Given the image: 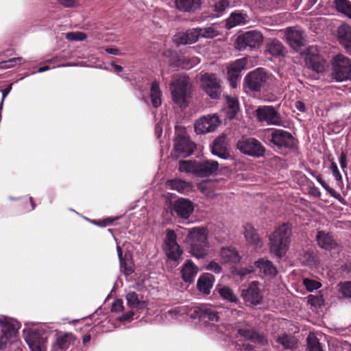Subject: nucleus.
I'll return each mask as SVG.
<instances>
[{
  "mask_svg": "<svg viewBox=\"0 0 351 351\" xmlns=\"http://www.w3.org/2000/svg\"><path fill=\"white\" fill-rule=\"evenodd\" d=\"M202 322L207 323L211 322L212 323L208 325L211 330L223 334L230 337H237V335L244 337L246 339L250 340L252 342H256L259 344L265 345L267 343V339L265 336L256 332L255 330L250 328V326L242 328L237 326V329H234L230 326L226 325H216L214 322L219 321L218 313L209 305H203V315Z\"/></svg>",
  "mask_w": 351,
  "mask_h": 351,
  "instance_id": "obj_1",
  "label": "nucleus"
},
{
  "mask_svg": "<svg viewBox=\"0 0 351 351\" xmlns=\"http://www.w3.org/2000/svg\"><path fill=\"white\" fill-rule=\"evenodd\" d=\"M186 242L189 245L190 254L196 258H204L209 254L208 231L202 227L188 230Z\"/></svg>",
  "mask_w": 351,
  "mask_h": 351,
  "instance_id": "obj_2",
  "label": "nucleus"
},
{
  "mask_svg": "<svg viewBox=\"0 0 351 351\" xmlns=\"http://www.w3.org/2000/svg\"><path fill=\"white\" fill-rule=\"evenodd\" d=\"M53 327L48 324H41L29 329L25 337L31 351H46L47 339Z\"/></svg>",
  "mask_w": 351,
  "mask_h": 351,
  "instance_id": "obj_3",
  "label": "nucleus"
},
{
  "mask_svg": "<svg viewBox=\"0 0 351 351\" xmlns=\"http://www.w3.org/2000/svg\"><path fill=\"white\" fill-rule=\"evenodd\" d=\"M291 230L287 223L280 226L270 236V251L276 256H283L289 249Z\"/></svg>",
  "mask_w": 351,
  "mask_h": 351,
  "instance_id": "obj_4",
  "label": "nucleus"
},
{
  "mask_svg": "<svg viewBox=\"0 0 351 351\" xmlns=\"http://www.w3.org/2000/svg\"><path fill=\"white\" fill-rule=\"evenodd\" d=\"M174 102L181 108L185 107L189 94V79L185 75H176L170 85Z\"/></svg>",
  "mask_w": 351,
  "mask_h": 351,
  "instance_id": "obj_5",
  "label": "nucleus"
},
{
  "mask_svg": "<svg viewBox=\"0 0 351 351\" xmlns=\"http://www.w3.org/2000/svg\"><path fill=\"white\" fill-rule=\"evenodd\" d=\"M331 78L336 82H343L351 77V60L343 54H337L331 61Z\"/></svg>",
  "mask_w": 351,
  "mask_h": 351,
  "instance_id": "obj_6",
  "label": "nucleus"
},
{
  "mask_svg": "<svg viewBox=\"0 0 351 351\" xmlns=\"http://www.w3.org/2000/svg\"><path fill=\"white\" fill-rule=\"evenodd\" d=\"M203 315V305L201 306H180L171 309L167 313V317L181 319L189 317L191 319L202 321Z\"/></svg>",
  "mask_w": 351,
  "mask_h": 351,
  "instance_id": "obj_7",
  "label": "nucleus"
},
{
  "mask_svg": "<svg viewBox=\"0 0 351 351\" xmlns=\"http://www.w3.org/2000/svg\"><path fill=\"white\" fill-rule=\"evenodd\" d=\"M237 147L242 154L253 157L263 156L265 152L263 145L254 138H242Z\"/></svg>",
  "mask_w": 351,
  "mask_h": 351,
  "instance_id": "obj_8",
  "label": "nucleus"
},
{
  "mask_svg": "<svg viewBox=\"0 0 351 351\" xmlns=\"http://www.w3.org/2000/svg\"><path fill=\"white\" fill-rule=\"evenodd\" d=\"M241 295L246 306L260 304L263 298L260 283L255 281L250 282L242 289Z\"/></svg>",
  "mask_w": 351,
  "mask_h": 351,
  "instance_id": "obj_9",
  "label": "nucleus"
},
{
  "mask_svg": "<svg viewBox=\"0 0 351 351\" xmlns=\"http://www.w3.org/2000/svg\"><path fill=\"white\" fill-rule=\"evenodd\" d=\"M221 121L216 114L202 116L194 123L195 132L197 134H204L217 130Z\"/></svg>",
  "mask_w": 351,
  "mask_h": 351,
  "instance_id": "obj_10",
  "label": "nucleus"
},
{
  "mask_svg": "<svg viewBox=\"0 0 351 351\" xmlns=\"http://www.w3.org/2000/svg\"><path fill=\"white\" fill-rule=\"evenodd\" d=\"M263 41L261 32L252 30L239 35L237 38V47L242 51L247 48L254 49L259 47Z\"/></svg>",
  "mask_w": 351,
  "mask_h": 351,
  "instance_id": "obj_11",
  "label": "nucleus"
},
{
  "mask_svg": "<svg viewBox=\"0 0 351 351\" xmlns=\"http://www.w3.org/2000/svg\"><path fill=\"white\" fill-rule=\"evenodd\" d=\"M53 331L56 332V335L51 343L50 351H66L77 339L71 332H64L53 329Z\"/></svg>",
  "mask_w": 351,
  "mask_h": 351,
  "instance_id": "obj_12",
  "label": "nucleus"
},
{
  "mask_svg": "<svg viewBox=\"0 0 351 351\" xmlns=\"http://www.w3.org/2000/svg\"><path fill=\"white\" fill-rule=\"evenodd\" d=\"M177 236L174 231L167 230L164 243V251L167 256L175 261H178L182 254V250L176 241Z\"/></svg>",
  "mask_w": 351,
  "mask_h": 351,
  "instance_id": "obj_13",
  "label": "nucleus"
},
{
  "mask_svg": "<svg viewBox=\"0 0 351 351\" xmlns=\"http://www.w3.org/2000/svg\"><path fill=\"white\" fill-rule=\"evenodd\" d=\"M267 75L264 69L258 68L248 73L245 78L246 87L252 91H261L267 82Z\"/></svg>",
  "mask_w": 351,
  "mask_h": 351,
  "instance_id": "obj_14",
  "label": "nucleus"
},
{
  "mask_svg": "<svg viewBox=\"0 0 351 351\" xmlns=\"http://www.w3.org/2000/svg\"><path fill=\"white\" fill-rule=\"evenodd\" d=\"M256 115L259 121H265L268 125H280L282 123L280 114L272 106L258 107L256 110Z\"/></svg>",
  "mask_w": 351,
  "mask_h": 351,
  "instance_id": "obj_15",
  "label": "nucleus"
},
{
  "mask_svg": "<svg viewBox=\"0 0 351 351\" xmlns=\"http://www.w3.org/2000/svg\"><path fill=\"white\" fill-rule=\"evenodd\" d=\"M204 91L213 99L218 98L221 93L219 81L213 73H205L201 77Z\"/></svg>",
  "mask_w": 351,
  "mask_h": 351,
  "instance_id": "obj_16",
  "label": "nucleus"
},
{
  "mask_svg": "<svg viewBox=\"0 0 351 351\" xmlns=\"http://www.w3.org/2000/svg\"><path fill=\"white\" fill-rule=\"evenodd\" d=\"M305 62L308 68L317 73H323L326 68V62L317 54V49L314 47L307 49Z\"/></svg>",
  "mask_w": 351,
  "mask_h": 351,
  "instance_id": "obj_17",
  "label": "nucleus"
},
{
  "mask_svg": "<svg viewBox=\"0 0 351 351\" xmlns=\"http://www.w3.org/2000/svg\"><path fill=\"white\" fill-rule=\"evenodd\" d=\"M270 137V141L278 147H291L294 145L293 136L283 130L272 129Z\"/></svg>",
  "mask_w": 351,
  "mask_h": 351,
  "instance_id": "obj_18",
  "label": "nucleus"
},
{
  "mask_svg": "<svg viewBox=\"0 0 351 351\" xmlns=\"http://www.w3.org/2000/svg\"><path fill=\"white\" fill-rule=\"evenodd\" d=\"M195 149V145L184 134L178 135L174 140V151L177 156H188Z\"/></svg>",
  "mask_w": 351,
  "mask_h": 351,
  "instance_id": "obj_19",
  "label": "nucleus"
},
{
  "mask_svg": "<svg viewBox=\"0 0 351 351\" xmlns=\"http://www.w3.org/2000/svg\"><path fill=\"white\" fill-rule=\"evenodd\" d=\"M246 58H241L234 61L228 67V76L230 85L235 88L237 86V80L240 77L241 72L245 69Z\"/></svg>",
  "mask_w": 351,
  "mask_h": 351,
  "instance_id": "obj_20",
  "label": "nucleus"
},
{
  "mask_svg": "<svg viewBox=\"0 0 351 351\" xmlns=\"http://www.w3.org/2000/svg\"><path fill=\"white\" fill-rule=\"evenodd\" d=\"M199 38V28H193L176 34L173 36V41L177 45H189L197 42Z\"/></svg>",
  "mask_w": 351,
  "mask_h": 351,
  "instance_id": "obj_21",
  "label": "nucleus"
},
{
  "mask_svg": "<svg viewBox=\"0 0 351 351\" xmlns=\"http://www.w3.org/2000/svg\"><path fill=\"white\" fill-rule=\"evenodd\" d=\"M173 210L178 217L182 219H188L193 211V206L189 200L179 198L173 204Z\"/></svg>",
  "mask_w": 351,
  "mask_h": 351,
  "instance_id": "obj_22",
  "label": "nucleus"
},
{
  "mask_svg": "<svg viewBox=\"0 0 351 351\" xmlns=\"http://www.w3.org/2000/svg\"><path fill=\"white\" fill-rule=\"evenodd\" d=\"M212 154L222 159H228L230 154L227 149L226 136L221 135L217 138L212 146Z\"/></svg>",
  "mask_w": 351,
  "mask_h": 351,
  "instance_id": "obj_23",
  "label": "nucleus"
},
{
  "mask_svg": "<svg viewBox=\"0 0 351 351\" xmlns=\"http://www.w3.org/2000/svg\"><path fill=\"white\" fill-rule=\"evenodd\" d=\"M316 241L318 245L325 250H332L337 245L333 234L331 232H326L323 230L317 232Z\"/></svg>",
  "mask_w": 351,
  "mask_h": 351,
  "instance_id": "obj_24",
  "label": "nucleus"
},
{
  "mask_svg": "<svg viewBox=\"0 0 351 351\" xmlns=\"http://www.w3.org/2000/svg\"><path fill=\"white\" fill-rule=\"evenodd\" d=\"M285 37L287 43L294 49H297L303 45V32L299 29L293 27L287 29Z\"/></svg>",
  "mask_w": 351,
  "mask_h": 351,
  "instance_id": "obj_25",
  "label": "nucleus"
},
{
  "mask_svg": "<svg viewBox=\"0 0 351 351\" xmlns=\"http://www.w3.org/2000/svg\"><path fill=\"white\" fill-rule=\"evenodd\" d=\"M261 277L271 278L277 274V269L273 263L268 260L261 258L255 263Z\"/></svg>",
  "mask_w": 351,
  "mask_h": 351,
  "instance_id": "obj_26",
  "label": "nucleus"
},
{
  "mask_svg": "<svg viewBox=\"0 0 351 351\" xmlns=\"http://www.w3.org/2000/svg\"><path fill=\"white\" fill-rule=\"evenodd\" d=\"M199 271L198 267L191 260H186L181 269L182 278L184 282L191 284Z\"/></svg>",
  "mask_w": 351,
  "mask_h": 351,
  "instance_id": "obj_27",
  "label": "nucleus"
},
{
  "mask_svg": "<svg viewBox=\"0 0 351 351\" xmlns=\"http://www.w3.org/2000/svg\"><path fill=\"white\" fill-rule=\"evenodd\" d=\"M337 35L340 43L351 54V27L347 24L341 25L338 28Z\"/></svg>",
  "mask_w": 351,
  "mask_h": 351,
  "instance_id": "obj_28",
  "label": "nucleus"
},
{
  "mask_svg": "<svg viewBox=\"0 0 351 351\" xmlns=\"http://www.w3.org/2000/svg\"><path fill=\"white\" fill-rule=\"evenodd\" d=\"M219 167L217 161L207 160L202 162H198L197 177L204 178L215 173Z\"/></svg>",
  "mask_w": 351,
  "mask_h": 351,
  "instance_id": "obj_29",
  "label": "nucleus"
},
{
  "mask_svg": "<svg viewBox=\"0 0 351 351\" xmlns=\"http://www.w3.org/2000/svg\"><path fill=\"white\" fill-rule=\"evenodd\" d=\"M276 341L285 350H294L298 346V339L291 334L278 335L276 337Z\"/></svg>",
  "mask_w": 351,
  "mask_h": 351,
  "instance_id": "obj_30",
  "label": "nucleus"
},
{
  "mask_svg": "<svg viewBox=\"0 0 351 351\" xmlns=\"http://www.w3.org/2000/svg\"><path fill=\"white\" fill-rule=\"evenodd\" d=\"M220 256L223 263H238L241 258L238 252L232 247H222Z\"/></svg>",
  "mask_w": 351,
  "mask_h": 351,
  "instance_id": "obj_31",
  "label": "nucleus"
},
{
  "mask_svg": "<svg viewBox=\"0 0 351 351\" xmlns=\"http://www.w3.org/2000/svg\"><path fill=\"white\" fill-rule=\"evenodd\" d=\"M244 235L246 240L252 244L255 248H261L263 242L256 232L255 229L250 224L244 226Z\"/></svg>",
  "mask_w": 351,
  "mask_h": 351,
  "instance_id": "obj_32",
  "label": "nucleus"
},
{
  "mask_svg": "<svg viewBox=\"0 0 351 351\" xmlns=\"http://www.w3.org/2000/svg\"><path fill=\"white\" fill-rule=\"evenodd\" d=\"M166 186L168 189L176 190L182 193H189L192 189V185L191 183L180 179L168 180L166 183Z\"/></svg>",
  "mask_w": 351,
  "mask_h": 351,
  "instance_id": "obj_33",
  "label": "nucleus"
},
{
  "mask_svg": "<svg viewBox=\"0 0 351 351\" xmlns=\"http://www.w3.org/2000/svg\"><path fill=\"white\" fill-rule=\"evenodd\" d=\"M213 276L210 274H204L199 278L197 287L199 291L205 294H209L213 286Z\"/></svg>",
  "mask_w": 351,
  "mask_h": 351,
  "instance_id": "obj_34",
  "label": "nucleus"
},
{
  "mask_svg": "<svg viewBox=\"0 0 351 351\" xmlns=\"http://www.w3.org/2000/svg\"><path fill=\"white\" fill-rule=\"evenodd\" d=\"M176 7L182 12H194L200 7V0H175Z\"/></svg>",
  "mask_w": 351,
  "mask_h": 351,
  "instance_id": "obj_35",
  "label": "nucleus"
},
{
  "mask_svg": "<svg viewBox=\"0 0 351 351\" xmlns=\"http://www.w3.org/2000/svg\"><path fill=\"white\" fill-rule=\"evenodd\" d=\"M149 97L153 107L158 108L162 104V91L160 88L159 82L154 80L150 87Z\"/></svg>",
  "mask_w": 351,
  "mask_h": 351,
  "instance_id": "obj_36",
  "label": "nucleus"
},
{
  "mask_svg": "<svg viewBox=\"0 0 351 351\" xmlns=\"http://www.w3.org/2000/svg\"><path fill=\"white\" fill-rule=\"evenodd\" d=\"M247 16L241 12H233L226 19V27L231 29L235 26L245 24Z\"/></svg>",
  "mask_w": 351,
  "mask_h": 351,
  "instance_id": "obj_37",
  "label": "nucleus"
},
{
  "mask_svg": "<svg viewBox=\"0 0 351 351\" xmlns=\"http://www.w3.org/2000/svg\"><path fill=\"white\" fill-rule=\"evenodd\" d=\"M198 162L194 160H180L179 170L186 173H191L197 176Z\"/></svg>",
  "mask_w": 351,
  "mask_h": 351,
  "instance_id": "obj_38",
  "label": "nucleus"
},
{
  "mask_svg": "<svg viewBox=\"0 0 351 351\" xmlns=\"http://www.w3.org/2000/svg\"><path fill=\"white\" fill-rule=\"evenodd\" d=\"M283 51V45L276 39L271 40V42L267 45L266 53L273 56L278 57L282 56Z\"/></svg>",
  "mask_w": 351,
  "mask_h": 351,
  "instance_id": "obj_39",
  "label": "nucleus"
},
{
  "mask_svg": "<svg viewBox=\"0 0 351 351\" xmlns=\"http://www.w3.org/2000/svg\"><path fill=\"white\" fill-rule=\"evenodd\" d=\"M218 293H219L220 296L232 303H239V299L237 297V295L234 293L232 289L227 286L222 287L218 289Z\"/></svg>",
  "mask_w": 351,
  "mask_h": 351,
  "instance_id": "obj_40",
  "label": "nucleus"
},
{
  "mask_svg": "<svg viewBox=\"0 0 351 351\" xmlns=\"http://www.w3.org/2000/svg\"><path fill=\"white\" fill-rule=\"evenodd\" d=\"M334 5L339 12L351 19V2L348 0H335Z\"/></svg>",
  "mask_w": 351,
  "mask_h": 351,
  "instance_id": "obj_41",
  "label": "nucleus"
},
{
  "mask_svg": "<svg viewBox=\"0 0 351 351\" xmlns=\"http://www.w3.org/2000/svg\"><path fill=\"white\" fill-rule=\"evenodd\" d=\"M307 347L306 351H323L319 340L314 333H310L306 338Z\"/></svg>",
  "mask_w": 351,
  "mask_h": 351,
  "instance_id": "obj_42",
  "label": "nucleus"
},
{
  "mask_svg": "<svg viewBox=\"0 0 351 351\" xmlns=\"http://www.w3.org/2000/svg\"><path fill=\"white\" fill-rule=\"evenodd\" d=\"M127 304L130 308H142L145 302L138 299V295L135 292H130L126 295Z\"/></svg>",
  "mask_w": 351,
  "mask_h": 351,
  "instance_id": "obj_43",
  "label": "nucleus"
},
{
  "mask_svg": "<svg viewBox=\"0 0 351 351\" xmlns=\"http://www.w3.org/2000/svg\"><path fill=\"white\" fill-rule=\"evenodd\" d=\"M226 103L228 106V113L229 117L232 119L239 110V103L236 98L230 96L226 97Z\"/></svg>",
  "mask_w": 351,
  "mask_h": 351,
  "instance_id": "obj_44",
  "label": "nucleus"
},
{
  "mask_svg": "<svg viewBox=\"0 0 351 351\" xmlns=\"http://www.w3.org/2000/svg\"><path fill=\"white\" fill-rule=\"evenodd\" d=\"M65 38L71 41H83L87 36L82 32H71L65 34Z\"/></svg>",
  "mask_w": 351,
  "mask_h": 351,
  "instance_id": "obj_45",
  "label": "nucleus"
},
{
  "mask_svg": "<svg viewBox=\"0 0 351 351\" xmlns=\"http://www.w3.org/2000/svg\"><path fill=\"white\" fill-rule=\"evenodd\" d=\"M200 38H213L218 34L217 30L213 27L199 28Z\"/></svg>",
  "mask_w": 351,
  "mask_h": 351,
  "instance_id": "obj_46",
  "label": "nucleus"
},
{
  "mask_svg": "<svg viewBox=\"0 0 351 351\" xmlns=\"http://www.w3.org/2000/svg\"><path fill=\"white\" fill-rule=\"evenodd\" d=\"M339 291L344 297L351 298V281L340 283Z\"/></svg>",
  "mask_w": 351,
  "mask_h": 351,
  "instance_id": "obj_47",
  "label": "nucleus"
},
{
  "mask_svg": "<svg viewBox=\"0 0 351 351\" xmlns=\"http://www.w3.org/2000/svg\"><path fill=\"white\" fill-rule=\"evenodd\" d=\"M230 6L228 0H219L214 6V10L217 12V16L221 15L223 11Z\"/></svg>",
  "mask_w": 351,
  "mask_h": 351,
  "instance_id": "obj_48",
  "label": "nucleus"
},
{
  "mask_svg": "<svg viewBox=\"0 0 351 351\" xmlns=\"http://www.w3.org/2000/svg\"><path fill=\"white\" fill-rule=\"evenodd\" d=\"M303 283L306 287V289L309 291L316 290L321 287L320 282L315 280H311L308 278L304 279Z\"/></svg>",
  "mask_w": 351,
  "mask_h": 351,
  "instance_id": "obj_49",
  "label": "nucleus"
},
{
  "mask_svg": "<svg viewBox=\"0 0 351 351\" xmlns=\"http://www.w3.org/2000/svg\"><path fill=\"white\" fill-rule=\"evenodd\" d=\"M16 61H19V62H23V58H21V57H18V58H10L6 61H2L0 62V67L2 68V69H10V68H12L14 66V64L16 62Z\"/></svg>",
  "mask_w": 351,
  "mask_h": 351,
  "instance_id": "obj_50",
  "label": "nucleus"
},
{
  "mask_svg": "<svg viewBox=\"0 0 351 351\" xmlns=\"http://www.w3.org/2000/svg\"><path fill=\"white\" fill-rule=\"evenodd\" d=\"M205 269L206 270L213 271L215 274H219L222 270V268L220 266V265L218 263L215 262V261H212L209 263H208L205 266Z\"/></svg>",
  "mask_w": 351,
  "mask_h": 351,
  "instance_id": "obj_51",
  "label": "nucleus"
},
{
  "mask_svg": "<svg viewBox=\"0 0 351 351\" xmlns=\"http://www.w3.org/2000/svg\"><path fill=\"white\" fill-rule=\"evenodd\" d=\"M330 171L337 181H341L342 179L341 175L338 169L337 164L332 161L330 167Z\"/></svg>",
  "mask_w": 351,
  "mask_h": 351,
  "instance_id": "obj_52",
  "label": "nucleus"
},
{
  "mask_svg": "<svg viewBox=\"0 0 351 351\" xmlns=\"http://www.w3.org/2000/svg\"><path fill=\"white\" fill-rule=\"evenodd\" d=\"M123 309V302L121 299L115 300L112 304V311L120 312Z\"/></svg>",
  "mask_w": 351,
  "mask_h": 351,
  "instance_id": "obj_53",
  "label": "nucleus"
},
{
  "mask_svg": "<svg viewBox=\"0 0 351 351\" xmlns=\"http://www.w3.org/2000/svg\"><path fill=\"white\" fill-rule=\"evenodd\" d=\"M134 313L132 311H130L126 313L123 314L121 316L119 317V320L120 322H128L130 321L132 317L134 316Z\"/></svg>",
  "mask_w": 351,
  "mask_h": 351,
  "instance_id": "obj_54",
  "label": "nucleus"
},
{
  "mask_svg": "<svg viewBox=\"0 0 351 351\" xmlns=\"http://www.w3.org/2000/svg\"><path fill=\"white\" fill-rule=\"evenodd\" d=\"M59 2L60 4H62L64 7L71 8V7L75 6L77 4L78 1L77 0H59Z\"/></svg>",
  "mask_w": 351,
  "mask_h": 351,
  "instance_id": "obj_55",
  "label": "nucleus"
},
{
  "mask_svg": "<svg viewBox=\"0 0 351 351\" xmlns=\"http://www.w3.org/2000/svg\"><path fill=\"white\" fill-rule=\"evenodd\" d=\"M117 251L119 260L120 268L122 269L123 267V265L125 264V260L122 257V250L119 245L117 246Z\"/></svg>",
  "mask_w": 351,
  "mask_h": 351,
  "instance_id": "obj_56",
  "label": "nucleus"
},
{
  "mask_svg": "<svg viewBox=\"0 0 351 351\" xmlns=\"http://www.w3.org/2000/svg\"><path fill=\"white\" fill-rule=\"evenodd\" d=\"M253 267H249L248 268H242L239 271V275L241 276V277H244L247 274H251L253 271Z\"/></svg>",
  "mask_w": 351,
  "mask_h": 351,
  "instance_id": "obj_57",
  "label": "nucleus"
},
{
  "mask_svg": "<svg viewBox=\"0 0 351 351\" xmlns=\"http://www.w3.org/2000/svg\"><path fill=\"white\" fill-rule=\"evenodd\" d=\"M294 107L296 110H298L300 112H305V110H306L305 105L301 101H295L294 104Z\"/></svg>",
  "mask_w": 351,
  "mask_h": 351,
  "instance_id": "obj_58",
  "label": "nucleus"
},
{
  "mask_svg": "<svg viewBox=\"0 0 351 351\" xmlns=\"http://www.w3.org/2000/svg\"><path fill=\"white\" fill-rule=\"evenodd\" d=\"M326 191L331 195V196H332L335 199L338 200H340L341 199V195L337 191H335L333 189L329 187Z\"/></svg>",
  "mask_w": 351,
  "mask_h": 351,
  "instance_id": "obj_59",
  "label": "nucleus"
},
{
  "mask_svg": "<svg viewBox=\"0 0 351 351\" xmlns=\"http://www.w3.org/2000/svg\"><path fill=\"white\" fill-rule=\"evenodd\" d=\"M239 346H241L240 350L241 351H252L253 347L250 343H243L242 345H240L239 343L237 344Z\"/></svg>",
  "mask_w": 351,
  "mask_h": 351,
  "instance_id": "obj_60",
  "label": "nucleus"
},
{
  "mask_svg": "<svg viewBox=\"0 0 351 351\" xmlns=\"http://www.w3.org/2000/svg\"><path fill=\"white\" fill-rule=\"evenodd\" d=\"M121 269L123 270L125 274L127 276L131 274L134 271L132 267L130 265L127 266V264L125 262V264L123 265V267Z\"/></svg>",
  "mask_w": 351,
  "mask_h": 351,
  "instance_id": "obj_61",
  "label": "nucleus"
},
{
  "mask_svg": "<svg viewBox=\"0 0 351 351\" xmlns=\"http://www.w3.org/2000/svg\"><path fill=\"white\" fill-rule=\"evenodd\" d=\"M339 162H340L341 169H344L347 166V163H346V155L343 153L341 154V156L339 157Z\"/></svg>",
  "mask_w": 351,
  "mask_h": 351,
  "instance_id": "obj_62",
  "label": "nucleus"
},
{
  "mask_svg": "<svg viewBox=\"0 0 351 351\" xmlns=\"http://www.w3.org/2000/svg\"><path fill=\"white\" fill-rule=\"evenodd\" d=\"M105 51L109 53V54H112V55H114V56H119V55H121V53H120L119 50L116 49V48H106L105 49Z\"/></svg>",
  "mask_w": 351,
  "mask_h": 351,
  "instance_id": "obj_63",
  "label": "nucleus"
},
{
  "mask_svg": "<svg viewBox=\"0 0 351 351\" xmlns=\"http://www.w3.org/2000/svg\"><path fill=\"white\" fill-rule=\"evenodd\" d=\"M317 181L322 185V186L327 190L330 186L323 180V179L321 178V176H316Z\"/></svg>",
  "mask_w": 351,
  "mask_h": 351,
  "instance_id": "obj_64",
  "label": "nucleus"
}]
</instances>
